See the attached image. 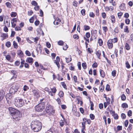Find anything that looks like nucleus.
I'll list each match as a JSON object with an SVG mask.
<instances>
[{
    "mask_svg": "<svg viewBox=\"0 0 133 133\" xmlns=\"http://www.w3.org/2000/svg\"><path fill=\"white\" fill-rule=\"evenodd\" d=\"M5 98L8 103L9 104V105L10 106L12 102V95L11 94L9 93L7 94L5 96Z\"/></svg>",
    "mask_w": 133,
    "mask_h": 133,
    "instance_id": "nucleus-5",
    "label": "nucleus"
},
{
    "mask_svg": "<svg viewBox=\"0 0 133 133\" xmlns=\"http://www.w3.org/2000/svg\"><path fill=\"white\" fill-rule=\"evenodd\" d=\"M83 122L82 123V128L83 129H84L85 128V124L86 121H87V120L85 118H84L83 119Z\"/></svg>",
    "mask_w": 133,
    "mask_h": 133,
    "instance_id": "nucleus-9",
    "label": "nucleus"
},
{
    "mask_svg": "<svg viewBox=\"0 0 133 133\" xmlns=\"http://www.w3.org/2000/svg\"><path fill=\"white\" fill-rule=\"evenodd\" d=\"M116 71L115 70H114L111 73L112 75L114 76L115 77L116 76Z\"/></svg>",
    "mask_w": 133,
    "mask_h": 133,
    "instance_id": "nucleus-38",
    "label": "nucleus"
},
{
    "mask_svg": "<svg viewBox=\"0 0 133 133\" xmlns=\"http://www.w3.org/2000/svg\"><path fill=\"white\" fill-rule=\"evenodd\" d=\"M77 2L76 1H74L73 2V4L75 6L77 7Z\"/></svg>",
    "mask_w": 133,
    "mask_h": 133,
    "instance_id": "nucleus-41",
    "label": "nucleus"
},
{
    "mask_svg": "<svg viewBox=\"0 0 133 133\" xmlns=\"http://www.w3.org/2000/svg\"><path fill=\"white\" fill-rule=\"evenodd\" d=\"M132 113V112L131 110H129L128 113V116L129 117L131 116Z\"/></svg>",
    "mask_w": 133,
    "mask_h": 133,
    "instance_id": "nucleus-55",
    "label": "nucleus"
},
{
    "mask_svg": "<svg viewBox=\"0 0 133 133\" xmlns=\"http://www.w3.org/2000/svg\"><path fill=\"white\" fill-rule=\"evenodd\" d=\"M122 107L123 108H127L128 107V105L126 103H124L122 104Z\"/></svg>",
    "mask_w": 133,
    "mask_h": 133,
    "instance_id": "nucleus-31",
    "label": "nucleus"
},
{
    "mask_svg": "<svg viewBox=\"0 0 133 133\" xmlns=\"http://www.w3.org/2000/svg\"><path fill=\"white\" fill-rule=\"evenodd\" d=\"M9 110L13 119L18 121L20 120L22 115L19 111L12 107H9Z\"/></svg>",
    "mask_w": 133,
    "mask_h": 133,
    "instance_id": "nucleus-1",
    "label": "nucleus"
},
{
    "mask_svg": "<svg viewBox=\"0 0 133 133\" xmlns=\"http://www.w3.org/2000/svg\"><path fill=\"white\" fill-rule=\"evenodd\" d=\"M65 59L66 62L67 63L71 61V57L69 58H66Z\"/></svg>",
    "mask_w": 133,
    "mask_h": 133,
    "instance_id": "nucleus-25",
    "label": "nucleus"
},
{
    "mask_svg": "<svg viewBox=\"0 0 133 133\" xmlns=\"http://www.w3.org/2000/svg\"><path fill=\"white\" fill-rule=\"evenodd\" d=\"M99 72L101 76L103 78H104L105 76V73L104 71L101 69L99 70Z\"/></svg>",
    "mask_w": 133,
    "mask_h": 133,
    "instance_id": "nucleus-12",
    "label": "nucleus"
},
{
    "mask_svg": "<svg viewBox=\"0 0 133 133\" xmlns=\"http://www.w3.org/2000/svg\"><path fill=\"white\" fill-rule=\"evenodd\" d=\"M14 103L16 106L18 107H21L24 104V102L23 101V99L21 98L19 99H15Z\"/></svg>",
    "mask_w": 133,
    "mask_h": 133,
    "instance_id": "nucleus-4",
    "label": "nucleus"
},
{
    "mask_svg": "<svg viewBox=\"0 0 133 133\" xmlns=\"http://www.w3.org/2000/svg\"><path fill=\"white\" fill-rule=\"evenodd\" d=\"M25 54L27 55L28 56H30L31 55L30 52L26 50V51Z\"/></svg>",
    "mask_w": 133,
    "mask_h": 133,
    "instance_id": "nucleus-56",
    "label": "nucleus"
},
{
    "mask_svg": "<svg viewBox=\"0 0 133 133\" xmlns=\"http://www.w3.org/2000/svg\"><path fill=\"white\" fill-rule=\"evenodd\" d=\"M15 30L16 31H18L19 30H21V28L19 26H17L15 28Z\"/></svg>",
    "mask_w": 133,
    "mask_h": 133,
    "instance_id": "nucleus-47",
    "label": "nucleus"
},
{
    "mask_svg": "<svg viewBox=\"0 0 133 133\" xmlns=\"http://www.w3.org/2000/svg\"><path fill=\"white\" fill-rule=\"evenodd\" d=\"M114 117L115 119H117L118 118V116L117 114H114Z\"/></svg>",
    "mask_w": 133,
    "mask_h": 133,
    "instance_id": "nucleus-50",
    "label": "nucleus"
},
{
    "mask_svg": "<svg viewBox=\"0 0 133 133\" xmlns=\"http://www.w3.org/2000/svg\"><path fill=\"white\" fill-rule=\"evenodd\" d=\"M124 31L125 32H127V33H129V31L128 30V29L127 26H126L125 27L124 29Z\"/></svg>",
    "mask_w": 133,
    "mask_h": 133,
    "instance_id": "nucleus-24",
    "label": "nucleus"
},
{
    "mask_svg": "<svg viewBox=\"0 0 133 133\" xmlns=\"http://www.w3.org/2000/svg\"><path fill=\"white\" fill-rule=\"evenodd\" d=\"M126 67L128 68H129L130 67V65L129 64V63L128 62H127L126 63Z\"/></svg>",
    "mask_w": 133,
    "mask_h": 133,
    "instance_id": "nucleus-60",
    "label": "nucleus"
},
{
    "mask_svg": "<svg viewBox=\"0 0 133 133\" xmlns=\"http://www.w3.org/2000/svg\"><path fill=\"white\" fill-rule=\"evenodd\" d=\"M121 117L122 118L124 119L126 117V116L123 113H122L121 115Z\"/></svg>",
    "mask_w": 133,
    "mask_h": 133,
    "instance_id": "nucleus-63",
    "label": "nucleus"
},
{
    "mask_svg": "<svg viewBox=\"0 0 133 133\" xmlns=\"http://www.w3.org/2000/svg\"><path fill=\"white\" fill-rule=\"evenodd\" d=\"M125 22L127 24H129L130 23V20L129 19H125Z\"/></svg>",
    "mask_w": 133,
    "mask_h": 133,
    "instance_id": "nucleus-37",
    "label": "nucleus"
},
{
    "mask_svg": "<svg viewBox=\"0 0 133 133\" xmlns=\"http://www.w3.org/2000/svg\"><path fill=\"white\" fill-rule=\"evenodd\" d=\"M85 36L87 38H89L90 37V34L89 32H87L86 33Z\"/></svg>",
    "mask_w": 133,
    "mask_h": 133,
    "instance_id": "nucleus-40",
    "label": "nucleus"
},
{
    "mask_svg": "<svg viewBox=\"0 0 133 133\" xmlns=\"http://www.w3.org/2000/svg\"><path fill=\"white\" fill-rule=\"evenodd\" d=\"M121 99L122 100H125L126 99V97L124 94H123L121 97Z\"/></svg>",
    "mask_w": 133,
    "mask_h": 133,
    "instance_id": "nucleus-48",
    "label": "nucleus"
},
{
    "mask_svg": "<svg viewBox=\"0 0 133 133\" xmlns=\"http://www.w3.org/2000/svg\"><path fill=\"white\" fill-rule=\"evenodd\" d=\"M61 20L58 18H56V21L54 22V23L55 25H57L59 24V22H60Z\"/></svg>",
    "mask_w": 133,
    "mask_h": 133,
    "instance_id": "nucleus-13",
    "label": "nucleus"
},
{
    "mask_svg": "<svg viewBox=\"0 0 133 133\" xmlns=\"http://www.w3.org/2000/svg\"><path fill=\"white\" fill-rule=\"evenodd\" d=\"M125 47L126 50H128L130 49V47L129 45L127 43L125 44Z\"/></svg>",
    "mask_w": 133,
    "mask_h": 133,
    "instance_id": "nucleus-26",
    "label": "nucleus"
},
{
    "mask_svg": "<svg viewBox=\"0 0 133 133\" xmlns=\"http://www.w3.org/2000/svg\"><path fill=\"white\" fill-rule=\"evenodd\" d=\"M2 35L3 36V37L5 38H7L8 37V35L6 34L3 33L2 34Z\"/></svg>",
    "mask_w": 133,
    "mask_h": 133,
    "instance_id": "nucleus-57",
    "label": "nucleus"
},
{
    "mask_svg": "<svg viewBox=\"0 0 133 133\" xmlns=\"http://www.w3.org/2000/svg\"><path fill=\"white\" fill-rule=\"evenodd\" d=\"M3 30L5 32H7L8 31V29L6 26H5Z\"/></svg>",
    "mask_w": 133,
    "mask_h": 133,
    "instance_id": "nucleus-51",
    "label": "nucleus"
},
{
    "mask_svg": "<svg viewBox=\"0 0 133 133\" xmlns=\"http://www.w3.org/2000/svg\"><path fill=\"white\" fill-rule=\"evenodd\" d=\"M128 124V121L127 120H126L124 122V124L125 126L126 127H127Z\"/></svg>",
    "mask_w": 133,
    "mask_h": 133,
    "instance_id": "nucleus-59",
    "label": "nucleus"
},
{
    "mask_svg": "<svg viewBox=\"0 0 133 133\" xmlns=\"http://www.w3.org/2000/svg\"><path fill=\"white\" fill-rule=\"evenodd\" d=\"M112 41L111 39H109L107 42L108 46L109 49H111L113 47Z\"/></svg>",
    "mask_w": 133,
    "mask_h": 133,
    "instance_id": "nucleus-7",
    "label": "nucleus"
},
{
    "mask_svg": "<svg viewBox=\"0 0 133 133\" xmlns=\"http://www.w3.org/2000/svg\"><path fill=\"white\" fill-rule=\"evenodd\" d=\"M107 109H108V110L110 112L111 114L114 115L115 114V112L114 111H112V109H111V110L110 108L108 107Z\"/></svg>",
    "mask_w": 133,
    "mask_h": 133,
    "instance_id": "nucleus-19",
    "label": "nucleus"
},
{
    "mask_svg": "<svg viewBox=\"0 0 133 133\" xmlns=\"http://www.w3.org/2000/svg\"><path fill=\"white\" fill-rule=\"evenodd\" d=\"M63 42L62 41H59L58 42V43L59 45H62L63 44Z\"/></svg>",
    "mask_w": 133,
    "mask_h": 133,
    "instance_id": "nucleus-43",
    "label": "nucleus"
},
{
    "mask_svg": "<svg viewBox=\"0 0 133 133\" xmlns=\"http://www.w3.org/2000/svg\"><path fill=\"white\" fill-rule=\"evenodd\" d=\"M23 52L21 50H19L17 52V54L18 55H20V56L21 57L23 56Z\"/></svg>",
    "mask_w": 133,
    "mask_h": 133,
    "instance_id": "nucleus-18",
    "label": "nucleus"
},
{
    "mask_svg": "<svg viewBox=\"0 0 133 133\" xmlns=\"http://www.w3.org/2000/svg\"><path fill=\"white\" fill-rule=\"evenodd\" d=\"M64 95L63 92L62 91H60L59 93V95L60 97H63Z\"/></svg>",
    "mask_w": 133,
    "mask_h": 133,
    "instance_id": "nucleus-33",
    "label": "nucleus"
},
{
    "mask_svg": "<svg viewBox=\"0 0 133 133\" xmlns=\"http://www.w3.org/2000/svg\"><path fill=\"white\" fill-rule=\"evenodd\" d=\"M89 16L92 17H94L95 16V15L92 12H90L89 14Z\"/></svg>",
    "mask_w": 133,
    "mask_h": 133,
    "instance_id": "nucleus-42",
    "label": "nucleus"
},
{
    "mask_svg": "<svg viewBox=\"0 0 133 133\" xmlns=\"http://www.w3.org/2000/svg\"><path fill=\"white\" fill-rule=\"evenodd\" d=\"M6 59L8 60L9 61L10 60L11 58V56L9 55H8L5 56Z\"/></svg>",
    "mask_w": 133,
    "mask_h": 133,
    "instance_id": "nucleus-35",
    "label": "nucleus"
},
{
    "mask_svg": "<svg viewBox=\"0 0 133 133\" xmlns=\"http://www.w3.org/2000/svg\"><path fill=\"white\" fill-rule=\"evenodd\" d=\"M31 4L32 5L35 6H37V3L35 1H33L32 2Z\"/></svg>",
    "mask_w": 133,
    "mask_h": 133,
    "instance_id": "nucleus-36",
    "label": "nucleus"
},
{
    "mask_svg": "<svg viewBox=\"0 0 133 133\" xmlns=\"http://www.w3.org/2000/svg\"><path fill=\"white\" fill-rule=\"evenodd\" d=\"M64 120H61L59 122L60 125L61 127H63L64 125Z\"/></svg>",
    "mask_w": 133,
    "mask_h": 133,
    "instance_id": "nucleus-21",
    "label": "nucleus"
},
{
    "mask_svg": "<svg viewBox=\"0 0 133 133\" xmlns=\"http://www.w3.org/2000/svg\"><path fill=\"white\" fill-rule=\"evenodd\" d=\"M32 92L35 95H37L38 93V91L35 89H33Z\"/></svg>",
    "mask_w": 133,
    "mask_h": 133,
    "instance_id": "nucleus-30",
    "label": "nucleus"
},
{
    "mask_svg": "<svg viewBox=\"0 0 133 133\" xmlns=\"http://www.w3.org/2000/svg\"><path fill=\"white\" fill-rule=\"evenodd\" d=\"M39 23V21H37L35 22V24L36 26L38 25Z\"/></svg>",
    "mask_w": 133,
    "mask_h": 133,
    "instance_id": "nucleus-62",
    "label": "nucleus"
},
{
    "mask_svg": "<svg viewBox=\"0 0 133 133\" xmlns=\"http://www.w3.org/2000/svg\"><path fill=\"white\" fill-rule=\"evenodd\" d=\"M26 61L32 64L33 62V59L31 57H28L26 60Z\"/></svg>",
    "mask_w": 133,
    "mask_h": 133,
    "instance_id": "nucleus-10",
    "label": "nucleus"
},
{
    "mask_svg": "<svg viewBox=\"0 0 133 133\" xmlns=\"http://www.w3.org/2000/svg\"><path fill=\"white\" fill-rule=\"evenodd\" d=\"M19 87V86L18 84H16L13 85L12 86L11 89V90L12 89L15 90V89H18Z\"/></svg>",
    "mask_w": 133,
    "mask_h": 133,
    "instance_id": "nucleus-11",
    "label": "nucleus"
},
{
    "mask_svg": "<svg viewBox=\"0 0 133 133\" xmlns=\"http://www.w3.org/2000/svg\"><path fill=\"white\" fill-rule=\"evenodd\" d=\"M5 45L6 46L9 47L11 46V43L9 42H7L6 43Z\"/></svg>",
    "mask_w": 133,
    "mask_h": 133,
    "instance_id": "nucleus-34",
    "label": "nucleus"
},
{
    "mask_svg": "<svg viewBox=\"0 0 133 133\" xmlns=\"http://www.w3.org/2000/svg\"><path fill=\"white\" fill-rule=\"evenodd\" d=\"M46 111L48 113L51 114L54 113L55 110L51 106L48 105L46 107Z\"/></svg>",
    "mask_w": 133,
    "mask_h": 133,
    "instance_id": "nucleus-6",
    "label": "nucleus"
},
{
    "mask_svg": "<svg viewBox=\"0 0 133 133\" xmlns=\"http://www.w3.org/2000/svg\"><path fill=\"white\" fill-rule=\"evenodd\" d=\"M129 14L127 13H125L124 15V17L127 18H128L129 17Z\"/></svg>",
    "mask_w": 133,
    "mask_h": 133,
    "instance_id": "nucleus-61",
    "label": "nucleus"
},
{
    "mask_svg": "<svg viewBox=\"0 0 133 133\" xmlns=\"http://www.w3.org/2000/svg\"><path fill=\"white\" fill-rule=\"evenodd\" d=\"M6 6L10 8L11 7V4L9 2H7L6 3Z\"/></svg>",
    "mask_w": 133,
    "mask_h": 133,
    "instance_id": "nucleus-46",
    "label": "nucleus"
},
{
    "mask_svg": "<svg viewBox=\"0 0 133 133\" xmlns=\"http://www.w3.org/2000/svg\"><path fill=\"white\" fill-rule=\"evenodd\" d=\"M110 86L108 84H107L106 87V89L107 90L109 91L110 90Z\"/></svg>",
    "mask_w": 133,
    "mask_h": 133,
    "instance_id": "nucleus-49",
    "label": "nucleus"
},
{
    "mask_svg": "<svg viewBox=\"0 0 133 133\" xmlns=\"http://www.w3.org/2000/svg\"><path fill=\"white\" fill-rule=\"evenodd\" d=\"M4 96V93L3 91L2 90L0 91V102L3 99Z\"/></svg>",
    "mask_w": 133,
    "mask_h": 133,
    "instance_id": "nucleus-8",
    "label": "nucleus"
},
{
    "mask_svg": "<svg viewBox=\"0 0 133 133\" xmlns=\"http://www.w3.org/2000/svg\"><path fill=\"white\" fill-rule=\"evenodd\" d=\"M98 42L99 43V45L101 46L103 44V41L102 39L101 38L98 39Z\"/></svg>",
    "mask_w": 133,
    "mask_h": 133,
    "instance_id": "nucleus-22",
    "label": "nucleus"
},
{
    "mask_svg": "<svg viewBox=\"0 0 133 133\" xmlns=\"http://www.w3.org/2000/svg\"><path fill=\"white\" fill-rule=\"evenodd\" d=\"M111 39L112 40V42H113L114 43L117 42L118 40L117 38L116 37L114 38V39Z\"/></svg>",
    "mask_w": 133,
    "mask_h": 133,
    "instance_id": "nucleus-44",
    "label": "nucleus"
},
{
    "mask_svg": "<svg viewBox=\"0 0 133 133\" xmlns=\"http://www.w3.org/2000/svg\"><path fill=\"white\" fill-rule=\"evenodd\" d=\"M97 66V63H93L92 65V67L93 68H96Z\"/></svg>",
    "mask_w": 133,
    "mask_h": 133,
    "instance_id": "nucleus-53",
    "label": "nucleus"
},
{
    "mask_svg": "<svg viewBox=\"0 0 133 133\" xmlns=\"http://www.w3.org/2000/svg\"><path fill=\"white\" fill-rule=\"evenodd\" d=\"M17 14L16 12H12L11 14V16L12 17H15L16 16Z\"/></svg>",
    "mask_w": 133,
    "mask_h": 133,
    "instance_id": "nucleus-29",
    "label": "nucleus"
},
{
    "mask_svg": "<svg viewBox=\"0 0 133 133\" xmlns=\"http://www.w3.org/2000/svg\"><path fill=\"white\" fill-rule=\"evenodd\" d=\"M73 37L74 39H78L79 38V36L77 34H74L73 36Z\"/></svg>",
    "mask_w": 133,
    "mask_h": 133,
    "instance_id": "nucleus-52",
    "label": "nucleus"
},
{
    "mask_svg": "<svg viewBox=\"0 0 133 133\" xmlns=\"http://www.w3.org/2000/svg\"><path fill=\"white\" fill-rule=\"evenodd\" d=\"M111 20L112 23H114L115 22V18L114 16H111Z\"/></svg>",
    "mask_w": 133,
    "mask_h": 133,
    "instance_id": "nucleus-32",
    "label": "nucleus"
},
{
    "mask_svg": "<svg viewBox=\"0 0 133 133\" xmlns=\"http://www.w3.org/2000/svg\"><path fill=\"white\" fill-rule=\"evenodd\" d=\"M101 51L99 50L98 51L96 52V54L99 59H100V57L101 54Z\"/></svg>",
    "mask_w": 133,
    "mask_h": 133,
    "instance_id": "nucleus-15",
    "label": "nucleus"
},
{
    "mask_svg": "<svg viewBox=\"0 0 133 133\" xmlns=\"http://www.w3.org/2000/svg\"><path fill=\"white\" fill-rule=\"evenodd\" d=\"M45 106L44 103H40L35 107V109L37 112H41L44 108Z\"/></svg>",
    "mask_w": 133,
    "mask_h": 133,
    "instance_id": "nucleus-3",
    "label": "nucleus"
},
{
    "mask_svg": "<svg viewBox=\"0 0 133 133\" xmlns=\"http://www.w3.org/2000/svg\"><path fill=\"white\" fill-rule=\"evenodd\" d=\"M90 117L91 119H94L95 118V116L93 114L90 115Z\"/></svg>",
    "mask_w": 133,
    "mask_h": 133,
    "instance_id": "nucleus-58",
    "label": "nucleus"
},
{
    "mask_svg": "<svg viewBox=\"0 0 133 133\" xmlns=\"http://www.w3.org/2000/svg\"><path fill=\"white\" fill-rule=\"evenodd\" d=\"M13 45L14 48H18V45L17 43L15 41H13Z\"/></svg>",
    "mask_w": 133,
    "mask_h": 133,
    "instance_id": "nucleus-28",
    "label": "nucleus"
},
{
    "mask_svg": "<svg viewBox=\"0 0 133 133\" xmlns=\"http://www.w3.org/2000/svg\"><path fill=\"white\" fill-rule=\"evenodd\" d=\"M85 10H84V9L82 10L81 11V13L82 14V15L84 16L85 15Z\"/></svg>",
    "mask_w": 133,
    "mask_h": 133,
    "instance_id": "nucleus-45",
    "label": "nucleus"
},
{
    "mask_svg": "<svg viewBox=\"0 0 133 133\" xmlns=\"http://www.w3.org/2000/svg\"><path fill=\"white\" fill-rule=\"evenodd\" d=\"M82 66L83 67V68L84 69H85L87 68V65L86 63H82Z\"/></svg>",
    "mask_w": 133,
    "mask_h": 133,
    "instance_id": "nucleus-39",
    "label": "nucleus"
},
{
    "mask_svg": "<svg viewBox=\"0 0 133 133\" xmlns=\"http://www.w3.org/2000/svg\"><path fill=\"white\" fill-rule=\"evenodd\" d=\"M60 58L59 57L57 56L56 58V60L54 61V62L55 63H57V62H59L60 61Z\"/></svg>",
    "mask_w": 133,
    "mask_h": 133,
    "instance_id": "nucleus-17",
    "label": "nucleus"
},
{
    "mask_svg": "<svg viewBox=\"0 0 133 133\" xmlns=\"http://www.w3.org/2000/svg\"><path fill=\"white\" fill-rule=\"evenodd\" d=\"M110 103H108V102H105L104 103V107L105 108L107 107V105L109 104Z\"/></svg>",
    "mask_w": 133,
    "mask_h": 133,
    "instance_id": "nucleus-54",
    "label": "nucleus"
},
{
    "mask_svg": "<svg viewBox=\"0 0 133 133\" xmlns=\"http://www.w3.org/2000/svg\"><path fill=\"white\" fill-rule=\"evenodd\" d=\"M123 15V13L122 12H119L118 13V16L119 18H120L121 16Z\"/></svg>",
    "mask_w": 133,
    "mask_h": 133,
    "instance_id": "nucleus-64",
    "label": "nucleus"
},
{
    "mask_svg": "<svg viewBox=\"0 0 133 133\" xmlns=\"http://www.w3.org/2000/svg\"><path fill=\"white\" fill-rule=\"evenodd\" d=\"M45 90L48 91L49 93V94L51 96L54 95V94L52 93L51 92L49 91V89L48 88L46 87L45 88Z\"/></svg>",
    "mask_w": 133,
    "mask_h": 133,
    "instance_id": "nucleus-14",
    "label": "nucleus"
},
{
    "mask_svg": "<svg viewBox=\"0 0 133 133\" xmlns=\"http://www.w3.org/2000/svg\"><path fill=\"white\" fill-rule=\"evenodd\" d=\"M61 85L63 86V87L65 89H67V87L66 85L64 82L61 83Z\"/></svg>",
    "mask_w": 133,
    "mask_h": 133,
    "instance_id": "nucleus-27",
    "label": "nucleus"
},
{
    "mask_svg": "<svg viewBox=\"0 0 133 133\" xmlns=\"http://www.w3.org/2000/svg\"><path fill=\"white\" fill-rule=\"evenodd\" d=\"M90 103L91 104V107H90V109L91 110H93L94 109L93 108V107L94 106V104L93 103V102L92 101H91L90 100Z\"/></svg>",
    "mask_w": 133,
    "mask_h": 133,
    "instance_id": "nucleus-23",
    "label": "nucleus"
},
{
    "mask_svg": "<svg viewBox=\"0 0 133 133\" xmlns=\"http://www.w3.org/2000/svg\"><path fill=\"white\" fill-rule=\"evenodd\" d=\"M31 127L34 131L37 132L40 131L42 128V124L39 121L35 120L32 122Z\"/></svg>",
    "mask_w": 133,
    "mask_h": 133,
    "instance_id": "nucleus-2",
    "label": "nucleus"
},
{
    "mask_svg": "<svg viewBox=\"0 0 133 133\" xmlns=\"http://www.w3.org/2000/svg\"><path fill=\"white\" fill-rule=\"evenodd\" d=\"M84 30L85 31L89 30L90 29V27L88 25H84Z\"/></svg>",
    "mask_w": 133,
    "mask_h": 133,
    "instance_id": "nucleus-20",
    "label": "nucleus"
},
{
    "mask_svg": "<svg viewBox=\"0 0 133 133\" xmlns=\"http://www.w3.org/2000/svg\"><path fill=\"white\" fill-rule=\"evenodd\" d=\"M51 92L54 94H55L57 91L56 88L55 87H54L53 88H51Z\"/></svg>",
    "mask_w": 133,
    "mask_h": 133,
    "instance_id": "nucleus-16",
    "label": "nucleus"
}]
</instances>
